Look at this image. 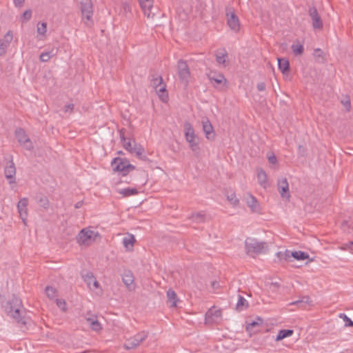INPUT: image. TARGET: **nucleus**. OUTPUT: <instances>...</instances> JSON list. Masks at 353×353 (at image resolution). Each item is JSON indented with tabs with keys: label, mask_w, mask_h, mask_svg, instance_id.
<instances>
[{
	"label": "nucleus",
	"mask_w": 353,
	"mask_h": 353,
	"mask_svg": "<svg viewBox=\"0 0 353 353\" xmlns=\"http://www.w3.org/2000/svg\"><path fill=\"white\" fill-rule=\"evenodd\" d=\"M268 160L269 162L272 164H274L276 163V158L274 155L269 157Z\"/></svg>",
	"instance_id": "54"
},
{
	"label": "nucleus",
	"mask_w": 353,
	"mask_h": 353,
	"mask_svg": "<svg viewBox=\"0 0 353 353\" xmlns=\"http://www.w3.org/2000/svg\"><path fill=\"white\" fill-rule=\"evenodd\" d=\"M309 301L310 297L308 296H303L301 299L292 302L290 305H296L299 307H301L303 306L304 304L309 303Z\"/></svg>",
	"instance_id": "35"
},
{
	"label": "nucleus",
	"mask_w": 353,
	"mask_h": 353,
	"mask_svg": "<svg viewBox=\"0 0 353 353\" xmlns=\"http://www.w3.org/2000/svg\"><path fill=\"white\" fill-rule=\"evenodd\" d=\"M257 180L259 183L263 188H266L268 185L267 183V174L265 172L261 169H257Z\"/></svg>",
	"instance_id": "24"
},
{
	"label": "nucleus",
	"mask_w": 353,
	"mask_h": 353,
	"mask_svg": "<svg viewBox=\"0 0 353 353\" xmlns=\"http://www.w3.org/2000/svg\"><path fill=\"white\" fill-rule=\"evenodd\" d=\"M21 145H22L25 149H26L28 150H31L33 149V144L30 138L28 139H26L24 141V143L23 144H21Z\"/></svg>",
	"instance_id": "44"
},
{
	"label": "nucleus",
	"mask_w": 353,
	"mask_h": 353,
	"mask_svg": "<svg viewBox=\"0 0 353 353\" xmlns=\"http://www.w3.org/2000/svg\"><path fill=\"white\" fill-rule=\"evenodd\" d=\"M225 16L227 18V24L230 30L235 33L239 32L241 29V23L232 7H226Z\"/></svg>",
	"instance_id": "6"
},
{
	"label": "nucleus",
	"mask_w": 353,
	"mask_h": 353,
	"mask_svg": "<svg viewBox=\"0 0 353 353\" xmlns=\"http://www.w3.org/2000/svg\"><path fill=\"white\" fill-rule=\"evenodd\" d=\"M37 33L41 35H45L47 31V24L46 23H40L37 26Z\"/></svg>",
	"instance_id": "42"
},
{
	"label": "nucleus",
	"mask_w": 353,
	"mask_h": 353,
	"mask_svg": "<svg viewBox=\"0 0 353 353\" xmlns=\"http://www.w3.org/2000/svg\"><path fill=\"white\" fill-rule=\"evenodd\" d=\"M226 53L217 54L216 56V60L219 64H223L226 61Z\"/></svg>",
	"instance_id": "43"
},
{
	"label": "nucleus",
	"mask_w": 353,
	"mask_h": 353,
	"mask_svg": "<svg viewBox=\"0 0 353 353\" xmlns=\"http://www.w3.org/2000/svg\"><path fill=\"white\" fill-rule=\"evenodd\" d=\"M273 284H274V285H276V286H278V285H279L277 283H273Z\"/></svg>",
	"instance_id": "62"
},
{
	"label": "nucleus",
	"mask_w": 353,
	"mask_h": 353,
	"mask_svg": "<svg viewBox=\"0 0 353 353\" xmlns=\"http://www.w3.org/2000/svg\"><path fill=\"white\" fill-rule=\"evenodd\" d=\"M294 333L292 330L286 329V330H281L279 332L278 335L276 336L275 341H280L287 337L292 336Z\"/></svg>",
	"instance_id": "27"
},
{
	"label": "nucleus",
	"mask_w": 353,
	"mask_h": 353,
	"mask_svg": "<svg viewBox=\"0 0 353 353\" xmlns=\"http://www.w3.org/2000/svg\"><path fill=\"white\" fill-rule=\"evenodd\" d=\"M122 281L129 290L134 289V279L131 270H125L122 274Z\"/></svg>",
	"instance_id": "18"
},
{
	"label": "nucleus",
	"mask_w": 353,
	"mask_h": 353,
	"mask_svg": "<svg viewBox=\"0 0 353 353\" xmlns=\"http://www.w3.org/2000/svg\"><path fill=\"white\" fill-rule=\"evenodd\" d=\"M92 283H93V285L95 288H99V283L94 279L93 281H92Z\"/></svg>",
	"instance_id": "59"
},
{
	"label": "nucleus",
	"mask_w": 353,
	"mask_h": 353,
	"mask_svg": "<svg viewBox=\"0 0 353 353\" xmlns=\"http://www.w3.org/2000/svg\"><path fill=\"white\" fill-rule=\"evenodd\" d=\"M249 306L248 302L247 300L242 296L239 295L238 301L236 305V308L238 311H242L245 309H247Z\"/></svg>",
	"instance_id": "26"
},
{
	"label": "nucleus",
	"mask_w": 353,
	"mask_h": 353,
	"mask_svg": "<svg viewBox=\"0 0 353 353\" xmlns=\"http://www.w3.org/2000/svg\"><path fill=\"white\" fill-rule=\"evenodd\" d=\"M277 189L283 199L289 200L290 194L289 184L286 178H282L278 180Z\"/></svg>",
	"instance_id": "13"
},
{
	"label": "nucleus",
	"mask_w": 353,
	"mask_h": 353,
	"mask_svg": "<svg viewBox=\"0 0 353 353\" xmlns=\"http://www.w3.org/2000/svg\"><path fill=\"white\" fill-rule=\"evenodd\" d=\"M74 109V104L69 103L64 106V111L65 112H71Z\"/></svg>",
	"instance_id": "50"
},
{
	"label": "nucleus",
	"mask_w": 353,
	"mask_h": 353,
	"mask_svg": "<svg viewBox=\"0 0 353 353\" xmlns=\"http://www.w3.org/2000/svg\"><path fill=\"white\" fill-rule=\"evenodd\" d=\"M228 199L230 201V202L233 204L234 205H236L239 204V199L236 197V195L234 193H232L230 195H228Z\"/></svg>",
	"instance_id": "45"
},
{
	"label": "nucleus",
	"mask_w": 353,
	"mask_h": 353,
	"mask_svg": "<svg viewBox=\"0 0 353 353\" xmlns=\"http://www.w3.org/2000/svg\"><path fill=\"white\" fill-rule=\"evenodd\" d=\"M307 12L311 18L313 28L314 30H321L323 26V21L316 7L310 6Z\"/></svg>",
	"instance_id": "9"
},
{
	"label": "nucleus",
	"mask_w": 353,
	"mask_h": 353,
	"mask_svg": "<svg viewBox=\"0 0 353 353\" xmlns=\"http://www.w3.org/2000/svg\"><path fill=\"white\" fill-rule=\"evenodd\" d=\"M38 203L40 206L43 207L45 209H47L49 207V201L46 196H41L38 200Z\"/></svg>",
	"instance_id": "40"
},
{
	"label": "nucleus",
	"mask_w": 353,
	"mask_h": 353,
	"mask_svg": "<svg viewBox=\"0 0 353 353\" xmlns=\"http://www.w3.org/2000/svg\"><path fill=\"white\" fill-rule=\"evenodd\" d=\"M111 165L114 171L121 172L123 176H125L130 171L135 170V166L130 164L125 158L116 157L112 160Z\"/></svg>",
	"instance_id": "5"
},
{
	"label": "nucleus",
	"mask_w": 353,
	"mask_h": 353,
	"mask_svg": "<svg viewBox=\"0 0 353 353\" xmlns=\"http://www.w3.org/2000/svg\"><path fill=\"white\" fill-rule=\"evenodd\" d=\"M339 316L343 320L346 327H353V321L345 314L341 313Z\"/></svg>",
	"instance_id": "38"
},
{
	"label": "nucleus",
	"mask_w": 353,
	"mask_h": 353,
	"mask_svg": "<svg viewBox=\"0 0 353 353\" xmlns=\"http://www.w3.org/2000/svg\"><path fill=\"white\" fill-rule=\"evenodd\" d=\"M167 297L168 301L171 303V306L176 307L177 301V296L176 292L173 290L169 289L167 291Z\"/></svg>",
	"instance_id": "31"
},
{
	"label": "nucleus",
	"mask_w": 353,
	"mask_h": 353,
	"mask_svg": "<svg viewBox=\"0 0 353 353\" xmlns=\"http://www.w3.org/2000/svg\"><path fill=\"white\" fill-rule=\"evenodd\" d=\"M31 16L32 12L30 10H26L23 14V18L26 21H28L31 18Z\"/></svg>",
	"instance_id": "49"
},
{
	"label": "nucleus",
	"mask_w": 353,
	"mask_h": 353,
	"mask_svg": "<svg viewBox=\"0 0 353 353\" xmlns=\"http://www.w3.org/2000/svg\"><path fill=\"white\" fill-rule=\"evenodd\" d=\"M263 323V320L260 318L257 317L256 321H252L250 323H248L246 325V331L249 333H256L259 332V330L258 327L262 326Z\"/></svg>",
	"instance_id": "21"
},
{
	"label": "nucleus",
	"mask_w": 353,
	"mask_h": 353,
	"mask_svg": "<svg viewBox=\"0 0 353 353\" xmlns=\"http://www.w3.org/2000/svg\"><path fill=\"white\" fill-rule=\"evenodd\" d=\"M139 2L145 15L148 17H152L154 15L152 12L154 0H139Z\"/></svg>",
	"instance_id": "19"
},
{
	"label": "nucleus",
	"mask_w": 353,
	"mask_h": 353,
	"mask_svg": "<svg viewBox=\"0 0 353 353\" xmlns=\"http://www.w3.org/2000/svg\"><path fill=\"white\" fill-rule=\"evenodd\" d=\"M94 232L86 228L82 229L77 236V241L79 245H89Z\"/></svg>",
	"instance_id": "10"
},
{
	"label": "nucleus",
	"mask_w": 353,
	"mask_h": 353,
	"mask_svg": "<svg viewBox=\"0 0 353 353\" xmlns=\"http://www.w3.org/2000/svg\"><path fill=\"white\" fill-rule=\"evenodd\" d=\"M148 336V332L141 331L126 340L124 347L126 350L134 349L143 342Z\"/></svg>",
	"instance_id": "7"
},
{
	"label": "nucleus",
	"mask_w": 353,
	"mask_h": 353,
	"mask_svg": "<svg viewBox=\"0 0 353 353\" xmlns=\"http://www.w3.org/2000/svg\"><path fill=\"white\" fill-rule=\"evenodd\" d=\"M292 257L297 261H303L309 259V254L307 252L303 251H293L290 254Z\"/></svg>",
	"instance_id": "29"
},
{
	"label": "nucleus",
	"mask_w": 353,
	"mask_h": 353,
	"mask_svg": "<svg viewBox=\"0 0 353 353\" xmlns=\"http://www.w3.org/2000/svg\"><path fill=\"white\" fill-rule=\"evenodd\" d=\"M246 254L252 257L268 251V245L266 242H259L253 238H247L245 241Z\"/></svg>",
	"instance_id": "3"
},
{
	"label": "nucleus",
	"mask_w": 353,
	"mask_h": 353,
	"mask_svg": "<svg viewBox=\"0 0 353 353\" xmlns=\"http://www.w3.org/2000/svg\"><path fill=\"white\" fill-rule=\"evenodd\" d=\"M83 205V201H78L75 205H74V208L78 209V208H80Z\"/></svg>",
	"instance_id": "60"
},
{
	"label": "nucleus",
	"mask_w": 353,
	"mask_h": 353,
	"mask_svg": "<svg viewBox=\"0 0 353 353\" xmlns=\"http://www.w3.org/2000/svg\"><path fill=\"white\" fill-rule=\"evenodd\" d=\"M86 321L89 323L92 330L99 332L102 329L101 323L96 318H87Z\"/></svg>",
	"instance_id": "25"
},
{
	"label": "nucleus",
	"mask_w": 353,
	"mask_h": 353,
	"mask_svg": "<svg viewBox=\"0 0 353 353\" xmlns=\"http://www.w3.org/2000/svg\"><path fill=\"white\" fill-rule=\"evenodd\" d=\"M246 203L253 212H259L261 210L257 199L252 194H248Z\"/></svg>",
	"instance_id": "22"
},
{
	"label": "nucleus",
	"mask_w": 353,
	"mask_h": 353,
	"mask_svg": "<svg viewBox=\"0 0 353 353\" xmlns=\"http://www.w3.org/2000/svg\"><path fill=\"white\" fill-rule=\"evenodd\" d=\"M150 77L151 85L155 89L159 97L163 102H167L168 94L162 77L158 74H153Z\"/></svg>",
	"instance_id": "4"
},
{
	"label": "nucleus",
	"mask_w": 353,
	"mask_h": 353,
	"mask_svg": "<svg viewBox=\"0 0 353 353\" xmlns=\"http://www.w3.org/2000/svg\"><path fill=\"white\" fill-rule=\"evenodd\" d=\"M341 249L343 250H349L353 252V241H350L347 243L343 244Z\"/></svg>",
	"instance_id": "47"
},
{
	"label": "nucleus",
	"mask_w": 353,
	"mask_h": 353,
	"mask_svg": "<svg viewBox=\"0 0 353 353\" xmlns=\"http://www.w3.org/2000/svg\"><path fill=\"white\" fill-rule=\"evenodd\" d=\"M185 136L192 152L196 154H199L200 152L199 144L201 138L198 136V134H185Z\"/></svg>",
	"instance_id": "11"
},
{
	"label": "nucleus",
	"mask_w": 353,
	"mask_h": 353,
	"mask_svg": "<svg viewBox=\"0 0 353 353\" xmlns=\"http://www.w3.org/2000/svg\"><path fill=\"white\" fill-rule=\"evenodd\" d=\"M177 70L180 80L187 84L190 77V72L186 61L182 59L179 60Z\"/></svg>",
	"instance_id": "8"
},
{
	"label": "nucleus",
	"mask_w": 353,
	"mask_h": 353,
	"mask_svg": "<svg viewBox=\"0 0 353 353\" xmlns=\"http://www.w3.org/2000/svg\"><path fill=\"white\" fill-rule=\"evenodd\" d=\"M279 69L283 74H285L290 70V63L289 61L285 58L278 59Z\"/></svg>",
	"instance_id": "23"
},
{
	"label": "nucleus",
	"mask_w": 353,
	"mask_h": 353,
	"mask_svg": "<svg viewBox=\"0 0 353 353\" xmlns=\"http://www.w3.org/2000/svg\"><path fill=\"white\" fill-rule=\"evenodd\" d=\"M292 252L293 251L290 250H285V252H278L276 255L281 260L283 259L285 261H290V259L292 257V256L290 255Z\"/></svg>",
	"instance_id": "33"
},
{
	"label": "nucleus",
	"mask_w": 353,
	"mask_h": 353,
	"mask_svg": "<svg viewBox=\"0 0 353 353\" xmlns=\"http://www.w3.org/2000/svg\"><path fill=\"white\" fill-rule=\"evenodd\" d=\"M209 80L212 83H216V84H225L226 83V79L221 73H217L215 72H210L207 74Z\"/></svg>",
	"instance_id": "20"
},
{
	"label": "nucleus",
	"mask_w": 353,
	"mask_h": 353,
	"mask_svg": "<svg viewBox=\"0 0 353 353\" xmlns=\"http://www.w3.org/2000/svg\"><path fill=\"white\" fill-rule=\"evenodd\" d=\"M28 203V200L27 198H23L20 199L17 204V209L19 213V216L22 219L23 222L26 223V220L28 216V209L27 205Z\"/></svg>",
	"instance_id": "17"
},
{
	"label": "nucleus",
	"mask_w": 353,
	"mask_h": 353,
	"mask_svg": "<svg viewBox=\"0 0 353 353\" xmlns=\"http://www.w3.org/2000/svg\"><path fill=\"white\" fill-rule=\"evenodd\" d=\"M216 134H205V137L209 140H214L215 138Z\"/></svg>",
	"instance_id": "55"
},
{
	"label": "nucleus",
	"mask_w": 353,
	"mask_h": 353,
	"mask_svg": "<svg viewBox=\"0 0 353 353\" xmlns=\"http://www.w3.org/2000/svg\"><path fill=\"white\" fill-rule=\"evenodd\" d=\"M12 39V32L9 30L4 36L3 39H0V56H3L6 54L7 48L10 46Z\"/></svg>",
	"instance_id": "16"
},
{
	"label": "nucleus",
	"mask_w": 353,
	"mask_h": 353,
	"mask_svg": "<svg viewBox=\"0 0 353 353\" xmlns=\"http://www.w3.org/2000/svg\"><path fill=\"white\" fill-rule=\"evenodd\" d=\"M292 50L295 55H301L303 53L304 48L303 45L296 43L292 46Z\"/></svg>",
	"instance_id": "34"
},
{
	"label": "nucleus",
	"mask_w": 353,
	"mask_h": 353,
	"mask_svg": "<svg viewBox=\"0 0 353 353\" xmlns=\"http://www.w3.org/2000/svg\"><path fill=\"white\" fill-rule=\"evenodd\" d=\"M16 138L19 142V143L21 145L24 143V141L26 139H29L27 134H15Z\"/></svg>",
	"instance_id": "46"
},
{
	"label": "nucleus",
	"mask_w": 353,
	"mask_h": 353,
	"mask_svg": "<svg viewBox=\"0 0 353 353\" xmlns=\"http://www.w3.org/2000/svg\"><path fill=\"white\" fill-rule=\"evenodd\" d=\"M221 319V311L214 307L210 308L205 314V321L208 323H217Z\"/></svg>",
	"instance_id": "15"
},
{
	"label": "nucleus",
	"mask_w": 353,
	"mask_h": 353,
	"mask_svg": "<svg viewBox=\"0 0 353 353\" xmlns=\"http://www.w3.org/2000/svg\"><path fill=\"white\" fill-rule=\"evenodd\" d=\"M15 132H16V133L21 132V129L19 130V131L16 130V131H15Z\"/></svg>",
	"instance_id": "61"
},
{
	"label": "nucleus",
	"mask_w": 353,
	"mask_h": 353,
	"mask_svg": "<svg viewBox=\"0 0 353 353\" xmlns=\"http://www.w3.org/2000/svg\"><path fill=\"white\" fill-rule=\"evenodd\" d=\"M211 285H212V287L214 288V289H216L219 287V283L218 281H214L211 283Z\"/></svg>",
	"instance_id": "56"
},
{
	"label": "nucleus",
	"mask_w": 353,
	"mask_h": 353,
	"mask_svg": "<svg viewBox=\"0 0 353 353\" xmlns=\"http://www.w3.org/2000/svg\"><path fill=\"white\" fill-rule=\"evenodd\" d=\"M256 88L260 92L264 91L265 90V84L263 82H260L257 84Z\"/></svg>",
	"instance_id": "53"
},
{
	"label": "nucleus",
	"mask_w": 353,
	"mask_h": 353,
	"mask_svg": "<svg viewBox=\"0 0 353 353\" xmlns=\"http://www.w3.org/2000/svg\"><path fill=\"white\" fill-rule=\"evenodd\" d=\"M125 134H120V138L123 148L131 154H135L139 159L146 161L147 157L143 154L145 151L143 147L141 144L137 143L134 139L125 137Z\"/></svg>",
	"instance_id": "2"
},
{
	"label": "nucleus",
	"mask_w": 353,
	"mask_h": 353,
	"mask_svg": "<svg viewBox=\"0 0 353 353\" xmlns=\"http://www.w3.org/2000/svg\"><path fill=\"white\" fill-rule=\"evenodd\" d=\"M81 12L83 18L88 21L91 20L93 14V7L91 0H81Z\"/></svg>",
	"instance_id": "12"
},
{
	"label": "nucleus",
	"mask_w": 353,
	"mask_h": 353,
	"mask_svg": "<svg viewBox=\"0 0 353 353\" xmlns=\"http://www.w3.org/2000/svg\"><path fill=\"white\" fill-rule=\"evenodd\" d=\"M25 0H13L14 4L17 8H21L23 6Z\"/></svg>",
	"instance_id": "51"
},
{
	"label": "nucleus",
	"mask_w": 353,
	"mask_h": 353,
	"mask_svg": "<svg viewBox=\"0 0 353 353\" xmlns=\"http://www.w3.org/2000/svg\"><path fill=\"white\" fill-rule=\"evenodd\" d=\"M84 281L90 285L92 281L94 279V276L92 272H87L85 274L82 275Z\"/></svg>",
	"instance_id": "37"
},
{
	"label": "nucleus",
	"mask_w": 353,
	"mask_h": 353,
	"mask_svg": "<svg viewBox=\"0 0 353 353\" xmlns=\"http://www.w3.org/2000/svg\"><path fill=\"white\" fill-rule=\"evenodd\" d=\"M4 174L6 178L9 180L10 184L16 183V168L12 160H10L8 162V164L6 166L4 169Z\"/></svg>",
	"instance_id": "14"
},
{
	"label": "nucleus",
	"mask_w": 353,
	"mask_h": 353,
	"mask_svg": "<svg viewBox=\"0 0 353 353\" xmlns=\"http://www.w3.org/2000/svg\"><path fill=\"white\" fill-rule=\"evenodd\" d=\"M343 103L344 106L346 108V109L349 110L350 108V101L347 100Z\"/></svg>",
	"instance_id": "57"
},
{
	"label": "nucleus",
	"mask_w": 353,
	"mask_h": 353,
	"mask_svg": "<svg viewBox=\"0 0 353 353\" xmlns=\"http://www.w3.org/2000/svg\"><path fill=\"white\" fill-rule=\"evenodd\" d=\"M192 219L196 223H201V222L204 221L205 215L203 214H202L201 212H198L196 214H193L192 216Z\"/></svg>",
	"instance_id": "41"
},
{
	"label": "nucleus",
	"mask_w": 353,
	"mask_h": 353,
	"mask_svg": "<svg viewBox=\"0 0 353 353\" xmlns=\"http://www.w3.org/2000/svg\"><path fill=\"white\" fill-rule=\"evenodd\" d=\"M46 293L48 297L53 299L56 296L57 290L51 286H47L46 288Z\"/></svg>",
	"instance_id": "39"
},
{
	"label": "nucleus",
	"mask_w": 353,
	"mask_h": 353,
	"mask_svg": "<svg viewBox=\"0 0 353 353\" xmlns=\"http://www.w3.org/2000/svg\"><path fill=\"white\" fill-rule=\"evenodd\" d=\"M118 192L120 194H122L123 196L127 197L132 195H135L138 194V190L137 188H126L123 189H121L118 190Z\"/></svg>",
	"instance_id": "28"
},
{
	"label": "nucleus",
	"mask_w": 353,
	"mask_h": 353,
	"mask_svg": "<svg viewBox=\"0 0 353 353\" xmlns=\"http://www.w3.org/2000/svg\"><path fill=\"white\" fill-rule=\"evenodd\" d=\"M323 52L320 48H317V49L314 50V57H323Z\"/></svg>",
	"instance_id": "52"
},
{
	"label": "nucleus",
	"mask_w": 353,
	"mask_h": 353,
	"mask_svg": "<svg viewBox=\"0 0 353 353\" xmlns=\"http://www.w3.org/2000/svg\"><path fill=\"white\" fill-rule=\"evenodd\" d=\"M5 310L8 316L14 319L22 332L28 329L32 321L27 315V311L23 307L20 299L13 295L12 298L7 302Z\"/></svg>",
	"instance_id": "1"
},
{
	"label": "nucleus",
	"mask_w": 353,
	"mask_h": 353,
	"mask_svg": "<svg viewBox=\"0 0 353 353\" xmlns=\"http://www.w3.org/2000/svg\"><path fill=\"white\" fill-rule=\"evenodd\" d=\"M57 303L58 305V306L61 307V304H63V305H65V302L64 300H61V299H57Z\"/></svg>",
	"instance_id": "58"
},
{
	"label": "nucleus",
	"mask_w": 353,
	"mask_h": 353,
	"mask_svg": "<svg viewBox=\"0 0 353 353\" xmlns=\"http://www.w3.org/2000/svg\"><path fill=\"white\" fill-rule=\"evenodd\" d=\"M298 153H299V156L305 157L306 155V149H305V148L303 147L301 145H299V148H298Z\"/></svg>",
	"instance_id": "48"
},
{
	"label": "nucleus",
	"mask_w": 353,
	"mask_h": 353,
	"mask_svg": "<svg viewBox=\"0 0 353 353\" xmlns=\"http://www.w3.org/2000/svg\"><path fill=\"white\" fill-rule=\"evenodd\" d=\"M135 241L134 236L132 234H128V236H125L123 239V245L127 249H129L130 246L133 247Z\"/></svg>",
	"instance_id": "30"
},
{
	"label": "nucleus",
	"mask_w": 353,
	"mask_h": 353,
	"mask_svg": "<svg viewBox=\"0 0 353 353\" xmlns=\"http://www.w3.org/2000/svg\"><path fill=\"white\" fill-rule=\"evenodd\" d=\"M55 54L53 50L50 52H44L40 54V60L42 62H46L50 60V59Z\"/></svg>",
	"instance_id": "36"
},
{
	"label": "nucleus",
	"mask_w": 353,
	"mask_h": 353,
	"mask_svg": "<svg viewBox=\"0 0 353 353\" xmlns=\"http://www.w3.org/2000/svg\"><path fill=\"white\" fill-rule=\"evenodd\" d=\"M203 132H213V127L207 118H203L201 121Z\"/></svg>",
	"instance_id": "32"
}]
</instances>
